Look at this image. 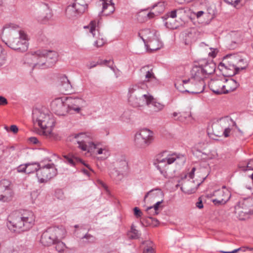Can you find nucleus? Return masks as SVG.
Returning a JSON list of instances; mask_svg holds the SVG:
<instances>
[{
    "mask_svg": "<svg viewBox=\"0 0 253 253\" xmlns=\"http://www.w3.org/2000/svg\"><path fill=\"white\" fill-rule=\"evenodd\" d=\"M18 26L13 24H5L2 29L1 39L8 47L24 52L28 48L27 36L24 32L16 30Z\"/></svg>",
    "mask_w": 253,
    "mask_h": 253,
    "instance_id": "f257e3e1",
    "label": "nucleus"
},
{
    "mask_svg": "<svg viewBox=\"0 0 253 253\" xmlns=\"http://www.w3.org/2000/svg\"><path fill=\"white\" fill-rule=\"evenodd\" d=\"M33 120L35 124H37L41 127L37 131L39 134L44 136L50 141L60 140V136L58 134L52 132L51 128L54 126V121L47 113L35 109L33 111Z\"/></svg>",
    "mask_w": 253,
    "mask_h": 253,
    "instance_id": "f03ea898",
    "label": "nucleus"
},
{
    "mask_svg": "<svg viewBox=\"0 0 253 253\" xmlns=\"http://www.w3.org/2000/svg\"><path fill=\"white\" fill-rule=\"evenodd\" d=\"M57 57L56 51L38 50L26 54L25 60L34 68L44 69L52 66L57 61Z\"/></svg>",
    "mask_w": 253,
    "mask_h": 253,
    "instance_id": "7ed1b4c3",
    "label": "nucleus"
},
{
    "mask_svg": "<svg viewBox=\"0 0 253 253\" xmlns=\"http://www.w3.org/2000/svg\"><path fill=\"white\" fill-rule=\"evenodd\" d=\"M35 216L30 211H13L8 218L7 226L14 231H25L31 228L34 224Z\"/></svg>",
    "mask_w": 253,
    "mask_h": 253,
    "instance_id": "20e7f679",
    "label": "nucleus"
},
{
    "mask_svg": "<svg viewBox=\"0 0 253 253\" xmlns=\"http://www.w3.org/2000/svg\"><path fill=\"white\" fill-rule=\"evenodd\" d=\"M147 86L144 82H139L129 85L127 98L129 104L133 107H139L145 105L149 95L147 92Z\"/></svg>",
    "mask_w": 253,
    "mask_h": 253,
    "instance_id": "39448f33",
    "label": "nucleus"
},
{
    "mask_svg": "<svg viewBox=\"0 0 253 253\" xmlns=\"http://www.w3.org/2000/svg\"><path fill=\"white\" fill-rule=\"evenodd\" d=\"M86 138V140H82L80 141V149L83 151H87V153L94 152L95 149H97L96 152L98 154H104V159L106 158L109 155L108 151L105 148H99V143H94L89 140L92 138V134L90 132L83 133L80 132V139Z\"/></svg>",
    "mask_w": 253,
    "mask_h": 253,
    "instance_id": "423d86ee",
    "label": "nucleus"
},
{
    "mask_svg": "<svg viewBox=\"0 0 253 253\" xmlns=\"http://www.w3.org/2000/svg\"><path fill=\"white\" fill-rule=\"evenodd\" d=\"M182 84L175 83L174 85L181 92H187L192 94H198L204 91L206 86L205 81L194 80L191 82V79L182 80Z\"/></svg>",
    "mask_w": 253,
    "mask_h": 253,
    "instance_id": "0eeeda50",
    "label": "nucleus"
},
{
    "mask_svg": "<svg viewBox=\"0 0 253 253\" xmlns=\"http://www.w3.org/2000/svg\"><path fill=\"white\" fill-rule=\"evenodd\" d=\"M224 60L225 61L227 60V63H220V66L224 67L226 72L225 73V76H233L235 74H237L238 71L241 69L243 70L245 68V67L241 68L238 67L236 65L237 62H243V59L240 58L236 54H228L226 55Z\"/></svg>",
    "mask_w": 253,
    "mask_h": 253,
    "instance_id": "6e6552de",
    "label": "nucleus"
},
{
    "mask_svg": "<svg viewBox=\"0 0 253 253\" xmlns=\"http://www.w3.org/2000/svg\"><path fill=\"white\" fill-rule=\"evenodd\" d=\"M153 140V132L149 129L143 128L136 133L134 142L137 148H145L152 143Z\"/></svg>",
    "mask_w": 253,
    "mask_h": 253,
    "instance_id": "1a4fd4ad",
    "label": "nucleus"
},
{
    "mask_svg": "<svg viewBox=\"0 0 253 253\" xmlns=\"http://www.w3.org/2000/svg\"><path fill=\"white\" fill-rule=\"evenodd\" d=\"M57 173V169L53 164L40 165L37 176L40 183H44L55 176Z\"/></svg>",
    "mask_w": 253,
    "mask_h": 253,
    "instance_id": "9d476101",
    "label": "nucleus"
},
{
    "mask_svg": "<svg viewBox=\"0 0 253 253\" xmlns=\"http://www.w3.org/2000/svg\"><path fill=\"white\" fill-rule=\"evenodd\" d=\"M253 200L252 199H244L240 200L235 206V212L240 219H244L245 216L253 213Z\"/></svg>",
    "mask_w": 253,
    "mask_h": 253,
    "instance_id": "9b49d317",
    "label": "nucleus"
},
{
    "mask_svg": "<svg viewBox=\"0 0 253 253\" xmlns=\"http://www.w3.org/2000/svg\"><path fill=\"white\" fill-rule=\"evenodd\" d=\"M62 230L58 227H52L47 228L41 236V243L45 246L53 244L60 237Z\"/></svg>",
    "mask_w": 253,
    "mask_h": 253,
    "instance_id": "f8f14e48",
    "label": "nucleus"
},
{
    "mask_svg": "<svg viewBox=\"0 0 253 253\" xmlns=\"http://www.w3.org/2000/svg\"><path fill=\"white\" fill-rule=\"evenodd\" d=\"M232 120L228 117L220 118L216 122L212 123L211 125V128H208V134H212L217 137H221L223 135V130L224 127L227 126V125H230Z\"/></svg>",
    "mask_w": 253,
    "mask_h": 253,
    "instance_id": "ddd939ff",
    "label": "nucleus"
},
{
    "mask_svg": "<svg viewBox=\"0 0 253 253\" xmlns=\"http://www.w3.org/2000/svg\"><path fill=\"white\" fill-rule=\"evenodd\" d=\"M65 97L57 98L51 104L52 111L58 116H65L69 112Z\"/></svg>",
    "mask_w": 253,
    "mask_h": 253,
    "instance_id": "4468645a",
    "label": "nucleus"
},
{
    "mask_svg": "<svg viewBox=\"0 0 253 253\" xmlns=\"http://www.w3.org/2000/svg\"><path fill=\"white\" fill-rule=\"evenodd\" d=\"M214 196L216 198L212 200L213 203L216 205L225 204L231 197L230 192L223 186L221 189L215 191Z\"/></svg>",
    "mask_w": 253,
    "mask_h": 253,
    "instance_id": "2eb2a0df",
    "label": "nucleus"
},
{
    "mask_svg": "<svg viewBox=\"0 0 253 253\" xmlns=\"http://www.w3.org/2000/svg\"><path fill=\"white\" fill-rule=\"evenodd\" d=\"M157 160L158 162V165H161L162 167L163 164L166 166L167 164L169 165L174 162H176V163L177 164L183 165L185 163L186 159L183 155L173 154L168 156L166 158L160 160L158 159Z\"/></svg>",
    "mask_w": 253,
    "mask_h": 253,
    "instance_id": "dca6fc26",
    "label": "nucleus"
},
{
    "mask_svg": "<svg viewBox=\"0 0 253 253\" xmlns=\"http://www.w3.org/2000/svg\"><path fill=\"white\" fill-rule=\"evenodd\" d=\"M79 2L74 0L66 9V16L69 19L74 21L77 20L79 15Z\"/></svg>",
    "mask_w": 253,
    "mask_h": 253,
    "instance_id": "f3484780",
    "label": "nucleus"
},
{
    "mask_svg": "<svg viewBox=\"0 0 253 253\" xmlns=\"http://www.w3.org/2000/svg\"><path fill=\"white\" fill-rule=\"evenodd\" d=\"M224 77L211 79L209 83V86L211 90L216 94H224Z\"/></svg>",
    "mask_w": 253,
    "mask_h": 253,
    "instance_id": "a211bd4d",
    "label": "nucleus"
},
{
    "mask_svg": "<svg viewBox=\"0 0 253 253\" xmlns=\"http://www.w3.org/2000/svg\"><path fill=\"white\" fill-rule=\"evenodd\" d=\"M57 86L63 94H69L72 91V86L65 75H60L58 78Z\"/></svg>",
    "mask_w": 253,
    "mask_h": 253,
    "instance_id": "6ab92c4d",
    "label": "nucleus"
},
{
    "mask_svg": "<svg viewBox=\"0 0 253 253\" xmlns=\"http://www.w3.org/2000/svg\"><path fill=\"white\" fill-rule=\"evenodd\" d=\"M65 101L67 102V105L69 112L72 113V111L79 113V98L78 96L74 95L65 97Z\"/></svg>",
    "mask_w": 253,
    "mask_h": 253,
    "instance_id": "aec40b11",
    "label": "nucleus"
},
{
    "mask_svg": "<svg viewBox=\"0 0 253 253\" xmlns=\"http://www.w3.org/2000/svg\"><path fill=\"white\" fill-rule=\"evenodd\" d=\"M206 76L203 71L202 67L194 66L191 71V82L196 80L198 81H204Z\"/></svg>",
    "mask_w": 253,
    "mask_h": 253,
    "instance_id": "412c9836",
    "label": "nucleus"
},
{
    "mask_svg": "<svg viewBox=\"0 0 253 253\" xmlns=\"http://www.w3.org/2000/svg\"><path fill=\"white\" fill-rule=\"evenodd\" d=\"M102 5L101 11L102 15L108 16L115 11L114 4L111 2V0H100Z\"/></svg>",
    "mask_w": 253,
    "mask_h": 253,
    "instance_id": "4be33fe9",
    "label": "nucleus"
},
{
    "mask_svg": "<svg viewBox=\"0 0 253 253\" xmlns=\"http://www.w3.org/2000/svg\"><path fill=\"white\" fill-rule=\"evenodd\" d=\"M224 85L222 86V87H224V94L234 91L239 85V84L232 79L227 80L224 78Z\"/></svg>",
    "mask_w": 253,
    "mask_h": 253,
    "instance_id": "5701e85b",
    "label": "nucleus"
},
{
    "mask_svg": "<svg viewBox=\"0 0 253 253\" xmlns=\"http://www.w3.org/2000/svg\"><path fill=\"white\" fill-rule=\"evenodd\" d=\"M145 105H147L148 106L151 105L153 107L154 111L156 112L162 110L165 107L164 104L157 102L150 94L146 100Z\"/></svg>",
    "mask_w": 253,
    "mask_h": 253,
    "instance_id": "b1692460",
    "label": "nucleus"
},
{
    "mask_svg": "<svg viewBox=\"0 0 253 253\" xmlns=\"http://www.w3.org/2000/svg\"><path fill=\"white\" fill-rule=\"evenodd\" d=\"M144 44L147 49L154 51L160 49L162 46L161 42L157 39L155 35L154 37L151 38Z\"/></svg>",
    "mask_w": 253,
    "mask_h": 253,
    "instance_id": "393cba45",
    "label": "nucleus"
},
{
    "mask_svg": "<svg viewBox=\"0 0 253 253\" xmlns=\"http://www.w3.org/2000/svg\"><path fill=\"white\" fill-rule=\"evenodd\" d=\"M200 184L199 183L196 185H193L194 181H188L181 186V189L183 192L188 194L193 193L196 192Z\"/></svg>",
    "mask_w": 253,
    "mask_h": 253,
    "instance_id": "a878e982",
    "label": "nucleus"
},
{
    "mask_svg": "<svg viewBox=\"0 0 253 253\" xmlns=\"http://www.w3.org/2000/svg\"><path fill=\"white\" fill-rule=\"evenodd\" d=\"M191 117L190 113L183 112L181 113L180 112H173L171 114V118L175 121H177L180 122L185 123L187 119Z\"/></svg>",
    "mask_w": 253,
    "mask_h": 253,
    "instance_id": "bb28decb",
    "label": "nucleus"
},
{
    "mask_svg": "<svg viewBox=\"0 0 253 253\" xmlns=\"http://www.w3.org/2000/svg\"><path fill=\"white\" fill-rule=\"evenodd\" d=\"M0 192V201L3 202H8L10 201L13 196V191L12 189L2 190Z\"/></svg>",
    "mask_w": 253,
    "mask_h": 253,
    "instance_id": "cd10ccee",
    "label": "nucleus"
},
{
    "mask_svg": "<svg viewBox=\"0 0 253 253\" xmlns=\"http://www.w3.org/2000/svg\"><path fill=\"white\" fill-rule=\"evenodd\" d=\"M155 33L150 31L149 29H145L139 33V35L142 39L144 43H145L148 41L155 37Z\"/></svg>",
    "mask_w": 253,
    "mask_h": 253,
    "instance_id": "c85d7f7f",
    "label": "nucleus"
},
{
    "mask_svg": "<svg viewBox=\"0 0 253 253\" xmlns=\"http://www.w3.org/2000/svg\"><path fill=\"white\" fill-rule=\"evenodd\" d=\"M146 68H148V66L143 67L141 68V71H145L146 72V74L145 75V79L146 80L143 81L145 83L146 82H151L154 83L155 84H158V80L155 77L154 73L152 72V70L151 71L147 70L146 71Z\"/></svg>",
    "mask_w": 253,
    "mask_h": 253,
    "instance_id": "c756f323",
    "label": "nucleus"
},
{
    "mask_svg": "<svg viewBox=\"0 0 253 253\" xmlns=\"http://www.w3.org/2000/svg\"><path fill=\"white\" fill-rule=\"evenodd\" d=\"M216 65L212 62H208L203 67L202 69L206 76L213 74L215 70Z\"/></svg>",
    "mask_w": 253,
    "mask_h": 253,
    "instance_id": "7c9ffc66",
    "label": "nucleus"
},
{
    "mask_svg": "<svg viewBox=\"0 0 253 253\" xmlns=\"http://www.w3.org/2000/svg\"><path fill=\"white\" fill-rule=\"evenodd\" d=\"M165 20V25L167 28L176 29L179 27V24L174 19L167 17Z\"/></svg>",
    "mask_w": 253,
    "mask_h": 253,
    "instance_id": "2f4dec72",
    "label": "nucleus"
},
{
    "mask_svg": "<svg viewBox=\"0 0 253 253\" xmlns=\"http://www.w3.org/2000/svg\"><path fill=\"white\" fill-rule=\"evenodd\" d=\"M80 164L84 165L85 168H80V172H82L87 177L89 178L90 176V171L94 172L93 169L90 168V166L88 164L84 163L82 159H80Z\"/></svg>",
    "mask_w": 253,
    "mask_h": 253,
    "instance_id": "473e14b6",
    "label": "nucleus"
},
{
    "mask_svg": "<svg viewBox=\"0 0 253 253\" xmlns=\"http://www.w3.org/2000/svg\"><path fill=\"white\" fill-rule=\"evenodd\" d=\"M63 157L65 159V161L72 166H75L76 165V163L79 161V158L76 157L73 154L64 155H63Z\"/></svg>",
    "mask_w": 253,
    "mask_h": 253,
    "instance_id": "72a5a7b5",
    "label": "nucleus"
},
{
    "mask_svg": "<svg viewBox=\"0 0 253 253\" xmlns=\"http://www.w3.org/2000/svg\"><path fill=\"white\" fill-rule=\"evenodd\" d=\"M52 16L53 14L51 10L49 9L48 7H47L46 9L45 14L39 17V21L42 23L45 24L51 19Z\"/></svg>",
    "mask_w": 253,
    "mask_h": 253,
    "instance_id": "f704fd0d",
    "label": "nucleus"
},
{
    "mask_svg": "<svg viewBox=\"0 0 253 253\" xmlns=\"http://www.w3.org/2000/svg\"><path fill=\"white\" fill-rule=\"evenodd\" d=\"M41 164L37 163H27V173L29 174L36 171L37 173L38 170L40 168Z\"/></svg>",
    "mask_w": 253,
    "mask_h": 253,
    "instance_id": "c9c22d12",
    "label": "nucleus"
},
{
    "mask_svg": "<svg viewBox=\"0 0 253 253\" xmlns=\"http://www.w3.org/2000/svg\"><path fill=\"white\" fill-rule=\"evenodd\" d=\"M163 195L162 191L160 189H153L146 193L144 197V200L145 201L146 198L150 196L151 198H155L157 196H162Z\"/></svg>",
    "mask_w": 253,
    "mask_h": 253,
    "instance_id": "e433bc0d",
    "label": "nucleus"
},
{
    "mask_svg": "<svg viewBox=\"0 0 253 253\" xmlns=\"http://www.w3.org/2000/svg\"><path fill=\"white\" fill-rule=\"evenodd\" d=\"M117 169L124 174H126L128 171L127 162L125 160H121L119 162Z\"/></svg>",
    "mask_w": 253,
    "mask_h": 253,
    "instance_id": "4c0bfd02",
    "label": "nucleus"
},
{
    "mask_svg": "<svg viewBox=\"0 0 253 253\" xmlns=\"http://www.w3.org/2000/svg\"><path fill=\"white\" fill-rule=\"evenodd\" d=\"M128 237L130 239H138L140 236V234L138 231L136 230L133 225L131 226L130 231L128 233Z\"/></svg>",
    "mask_w": 253,
    "mask_h": 253,
    "instance_id": "58836bf2",
    "label": "nucleus"
},
{
    "mask_svg": "<svg viewBox=\"0 0 253 253\" xmlns=\"http://www.w3.org/2000/svg\"><path fill=\"white\" fill-rule=\"evenodd\" d=\"M110 175L114 179L119 181L123 178L124 174L118 169H114L110 173Z\"/></svg>",
    "mask_w": 253,
    "mask_h": 253,
    "instance_id": "ea45409f",
    "label": "nucleus"
},
{
    "mask_svg": "<svg viewBox=\"0 0 253 253\" xmlns=\"http://www.w3.org/2000/svg\"><path fill=\"white\" fill-rule=\"evenodd\" d=\"M8 189H12L11 182L7 179H3L0 182V192H2V190H7Z\"/></svg>",
    "mask_w": 253,
    "mask_h": 253,
    "instance_id": "a19ab883",
    "label": "nucleus"
},
{
    "mask_svg": "<svg viewBox=\"0 0 253 253\" xmlns=\"http://www.w3.org/2000/svg\"><path fill=\"white\" fill-rule=\"evenodd\" d=\"M142 244L146 245V247L144 250L143 253H154V250L151 247L152 242L146 241H143Z\"/></svg>",
    "mask_w": 253,
    "mask_h": 253,
    "instance_id": "79ce46f5",
    "label": "nucleus"
},
{
    "mask_svg": "<svg viewBox=\"0 0 253 253\" xmlns=\"http://www.w3.org/2000/svg\"><path fill=\"white\" fill-rule=\"evenodd\" d=\"M53 244L55 245V248L56 250L58 252H63L66 248L65 244L63 242L59 241L58 238L57 239V241H56V242Z\"/></svg>",
    "mask_w": 253,
    "mask_h": 253,
    "instance_id": "37998d69",
    "label": "nucleus"
},
{
    "mask_svg": "<svg viewBox=\"0 0 253 253\" xmlns=\"http://www.w3.org/2000/svg\"><path fill=\"white\" fill-rule=\"evenodd\" d=\"M239 168L243 171H246L250 169L253 170V160H250L247 163H246L244 166H242L241 164H240Z\"/></svg>",
    "mask_w": 253,
    "mask_h": 253,
    "instance_id": "c03bdc74",
    "label": "nucleus"
},
{
    "mask_svg": "<svg viewBox=\"0 0 253 253\" xmlns=\"http://www.w3.org/2000/svg\"><path fill=\"white\" fill-rule=\"evenodd\" d=\"M146 211L147 212V213L149 215L148 217H149L150 218H152H152L151 217V216L156 215L159 213L158 211L156 212V213H155V211H156L154 209H153L152 207H148L146 210ZM153 219L154 220H155L156 222H158V220L157 219L153 218Z\"/></svg>",
    "mask_w": 253,
    "mask_h": 253,
    "instance_id": "a18cd8bd",
    "label": "nucleus"
},
{
    "mask_svg": "<svg viewBox=\"0 0 253 253\" xmlns=\"http://www.w3.org/2000/svg\"><path fill=\"white\" fill-rule=\"evenodd\" d=\"M79 133L71 134L68 137V140L73 142L74 144H79Z\"/></svg>",
    "mask_w": 253,
    "mask_h": 253,
    "instance_id": "49530a36",
    "label": "nucleus"
},
{
    "mask_svg": "<svg viewBox=\"0 0 253 253\" xmlns=\"http://www.w3.org/2000/svg\"><path fill=\"white\" fill-rule=\"evenodd\" d=\"M156 7L158 8V10L156 11V12L158 13L162 12L164 10V4L161 2L156 3L152 6L153 9H154Z\"/></svg>",
    "mask_w": 253,
    "mask_h": 253,
    "instance_id": "de8ad7c7",
    "label": "nucleus"
},
{
    "mask_svg": "<svg viewBox=\"0 0 253 253\" xmlns=\"http://www.w3.org/2000/svg\"><path fill=\"white\" fill-rule=\"evenodd\" d=\"M231 128L229 127V125H227V126L224 127L223 130V135L225 137H228L230 135Z\"/></svg>",
    "mask_w": 253,
    "mask_h": 253,
    "instance_id": "09e8293b",
    "label": "nucleus"
},
{
    "mask_svg": "<svg viewBox=\"0 0 253 253\" xmlns=\"http://www.w3.org/2000/svg\"><path fill=\"white\" fill-rule=\"evenodd\" d=\"M163 200L158 201L153 206H152L153 209H154L156 212L158 211L159 213H160V211L162 210V208H161L160 205L163 203ZM155 212H156V211Z\"/></svg>",
    "mask_w": 253,
    "mask_h": 253,
    "instance_id": "8fccbe9b",
    "label": "nucleus"
},
{
    "mask_svg": "<svg viewBox=\"0 0 253 253\" xmlns=\"http://www.w3.org/2000/svg\"><path fill=\"white\" fill-rule=\"evenodd\" d=\"M88 9V3L84 2V4H81L80 2V13H85Z\"/></svg>",
    "mask_w": 253,
    "mask_h": 253,
    "instance_id": "3c124183",
    "label": "nucleus"
},
{
    "mask_svg": "<svg viewBox=\"0 0 253 253\" xmlns=\"http://www.w3.org/2000/svg\"><path fill=\"white\" fill-rule=\"evenodd\" d=\"M26 167L27 164L21 165L17 168V170L18 172H25L27 173Z\"/></svg>",
    "mask_w": 253,
    "mask_h": 253,
    "instance_id": "603ef678",
    "label": "nucleus"
},
{
    "mask_svg": "<svg viewBox=\"0 0 253 253\" xmlns=\"http://www.w3.org/2000/svg\"><path fill=\"white\" fill-rule=\"evenodd\" d=\"M5 61V56L2 52V48L0 49V66L3 65Z\"/></svg>",
    "mask_w": 253,
    "mask_h": 253,
    "instance_id": "864d4df0",
    "label": "nucleus"
},
{
    "mask_svg": "<svg viewBox=\"0 0 253 253\" xmlns=\"http://www.w3.org/2000/svg\"><path fill=\"white\" fill-rule=\"evenodd\" d=\"M177 10L174 9L171 11L169 12L167 14V17H169L171 19H174L176 17Z\"/></svg>",
    "mask_w": 253,
    "mask_h": 253,
    "instance_id": "5fc2aeb1",
    "label": "nucleus"
},
{
    "mask_svg": "<svg viewBox=\"0 0 253 253\" xmlns=\"http://www.w3.org/2000/svg\"><path fill=\"white\" fill-rule=\"evenodd\" d=\"M134 214L137 217H139L142 215V212L137 207H135L133 209Z\"/></svg>",
    "mask_w": 253,
    "mask_h": 253,
    "instance_id": "6e6d98bb",
    "label": "nucleus"
},
{
    "mask_svg": "<svg viewBox=\"0 0 253 253\" xmlns=\"http://www.w3.org/2000/svg\"><path fill=\"white\" fill-rule=\"evenodd\" d=\"M83 239H86L88 240V242H94L95 241V238L92 235L88 234H85Z\"/></svg>",
    "mask_w": 253,
    "mask_h": 253,
    "instance_id": "4d7b16f0",
    "label": "nucleus"
},
{
    "mask_svg": "<svg viewBox=\"0 0 253 253\" xmlns=\"http://www.w3.org/2000/svg\"><path fill=\"white\" fill-rule=\"evenodd\" d=\"M90 26L89 28V32L92 34L93 36L94 37L95 33H94V32L95 31V22L91 21L90 23Z\"/></svg>",
    "mask_w": 253,
    "mask_h": 253,
    "instance_id": "13d9d810",
    "label": "nucleus"
},
{
    "mask_svg": "<svg viewBox=\"0 0 253 253\" xmlns=\"http://www.w3.org/2000/svg\"><path fill=\"white\" fill-rule=\"evenodd\" d=\"M112 61L111 60H99L97 61V64H99L100 65H105L111 67V66L109 65Z\"/></svg>",
    "mask_w": 253,
    "mask_h": 253,
    "instance_id": "bf43d9fd",
    "label": "nucleus"
},
{
    "mask_svg": "<svg viewBox=\"0 0 253 253\" xmlns=\"http://www.w3.org/2000/svg\"><path fill=\"white\" fill-rule=\"evenodd\" d=\"M240 0H225L224 1L226 3L234 5V6H235L240 2Z\"/></svg>",
    "mask_w": 253,
    "mask_h": 253,
    "instance_id": "052dcab7",
    "label": "nucleus"
},
{
    "mask_svg": "<svg viewBox=\"0 0 253 253\" xmlns=\"http://www.w3.org/2000/svg\"><path fill=\"white\" fill-rule=\"evenodd\" d=\"M104 43V42L103 41V39L98 40L94 42V45L96 46V47H101L102 46Z\"/></svg>",
    "mask_w": 253,
    "mask_h": 253,
    "instance_id": "680f3d73",
    "label": "nucleus"
},
{
    "mask_svg": "<svg viewBox=\"0 0 253 253\" xmlns=\"http://www.w3.org/2000/svg\"><path fill=\"white\" fill-rule=\"evenodd\" d=\"M196 207L201 209L203 208V202L202 197H199L198 198V201L196 203Z\"/></svg>",
    "mask_w": 253,
    "mask_h": 253,
    "instance_id": "e2e57ef3",
    "label": "nucleus"
},
{
    "mask_svg": "<svg viewBox=\"0 0 253 253\" xmlns=\"http://www.w3.org/2000/svg\"><path fill=\"white\" fill-rule=\"evenodd\" d=\"M156 167L159 170L161 173L165 177H166L167 175V171L165 169H162V166L158 165Z\"/></svg>",
    "mask_w": 253,
    "mask_h": 253,
    "instance_id": "0e129e2a",
    "label": "nucleus"
},
{
    "mask_svg": "<svg viewBox=\"0 0 253 253\" xmlns=\"http://www.w3.org/2000/svg\"><path fill=\"white\" fill-rule=\"evenodd\" d=\"M238 45V43L236 41H232L230 44L228 45V47L230 49H234Z\"/></svg>",
    "mask_w": 253,
    "mask_h": 253,
    "instance_id": "69168bd1",
    "label": "nucleus"
},
{
    "mask_svg": "<svg viewBox=\"0 0 253 253\" xmlns=\"http://www.w3.org/2000/svg\"><path fill=\"white\" fill-rule=\"evenodd\" d=\"M8 103L6 99L1 96H0V105H5Z\"/></svg>",
    "mask_w": 253,
    "mask_h": 253,
    "instance_id": "338daca9",
    "label": "nucleus"
},
{
    "mask_svg": "<svg viewBox=\"0 0 253 253\" xmlns=\"http://www.w3.org/2000/svg\"><path fill=\"white\" fill-rule=\"evenodd\" d=\"M10 129L14 133H16L18 131V127L15 125H12L10 126Z\"/></svg>",
    "mask_w": 253,
    "mask_h": 253,
    "instance_id": "774afa93",
    "label": "nucleus"
}]
</instances>
